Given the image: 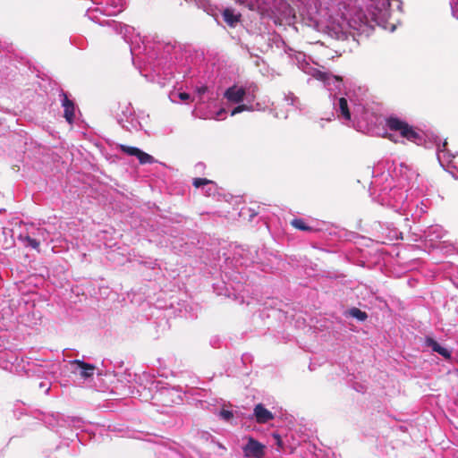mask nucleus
Listing matches in <instances>:
<instances>
[{
  "label": "nucleus",
  "mask_w": 458,
  "mask_h": 458,
  "mask_svg": "<svg viewBox=\"0 0 458 458\" xmlns=\"http://www.w3.org/2000/svg\"><path fill=\"white\" fill-rule=\"evenodd\" d=\"M386 127L392 131L399 132L400 136L409 141L417 142L420 135L407 122L396 116H389L386 119Z\"/></svg>",
  "instance_id": "1"
},
{
  "label": "nucleus",
  "mask_w": 458,
  "mask_h": 458,
  "mask_svg": "<svg viewBox=\"0 0 458 458\" xmlns=\"http://www.w3.org/2000/svg\"><path fill=\"white\" fill-rule=\"evenodd\" d=\"M47 231L43 228H38L31 234L21 233L18 239L23 243L25 247H30L33 250L39 251V247L42 242L47 241Z\"/></svg>",
  "instance_id": "2"
},
{
  "label": "nucleus",
  "mask_w": 458,
  "mask_h": 458,
  "mask_svg": "<svg viewBox=\"0 0 458 458\" xmlns=\"http://www.w3.org/2000/svg\"><path fill=\"white\" fill-rule=\"evenodd\" d=\"M242 452L246 458H263L266 454V445L249 437L247 444L242 447Z\"/></svg>",
  "instance_id": "3"
},
{
  "label": "nucleus",
  "mask_w": 458,
  "mask_h": 458,
  "mask_svg": "<svg viewBox=\"0 0 458 458\" xmlns=\"http://www.w3.org/2000/svg\"><path fill=\"white\" fill-rule=\"evenodd\" d=\"M119 149L128 156L136 157L141 165L153 164L156 159L149 154L142 151L136 147H131L123 144L118 146Z\"/></svg>",
  "instance_id": "4"
},
{
  "label": "nucleus",
  "mask_w": 458,
  "mask_h": 458,
  "mask_svg": "<svg viewBox=\"0 0 458 458\" xmlns=\"http://www.w3.org/2000/svg\"><path fill=\"white\" fill-rule=\"evenodd\" d=\"M246 96V90L242 87L233 85L224 93V97L231 103L239 104L243 101Z\"/></svg>",
  "instance_id": "5"
},
{
  "label": "nucleus",
  "mask_w": 458,
  "mask_h": 458,
  "mask_svg": "<svg viewBox=\"0 0 458 458\" xmlns=\"http://www.w3.org/2000/svg\"><path fill=\"white\" fill-rule=\"evenodd\" d=\"M253 416L259 424H264L274 419V414L264 407L263 404L259 403L254 407Z\"/></svg>",
  "instance_id": "6"
},
{
  "label": "nucleus",
  "mask_w": 458,
  "mask_h": 458,
  "mask_svg": "<svg viewBox=\"0 0 458 458\" xmlns=\"http://www.w3.org/2000/svg\"><path fill=\"white\" fill-rule=\"evenodd\" d=\"M63 97L62 106L64 109V116L69 123H72L74 120V103L68 98V96L64 91L61 92Z\"/></svg>",
  "instance_id": "7"
},
{
  "label": "nucleus",
  "mask_w": 458,
  "mask_h": 458,
  "mask_svg": "<svg viewBox=\"0 0 458 458\" xmlns=\"http://www.w3.org/2000/svg\"><path fill=\"white\" fill-rule=\"evenodd\" d=\"M425 344L428 347H430L434 352H437L445 359L451 358V352L445 347H442L437 341L431 337H427Z\"/></svg>",
  "instance_id": "8"
},
{
  "label": "nucleus",
  "mask_w": 458,
  "mask_h": 458,
  "mask_svg": "<svg viewBox=\"0 0 458 458\" xmlns=\"http://www.w3.org/2000/svg\"><path fill=\"white\" fill-rule=\"evenodd\" d=\"M72 364L81 370V376L84 378L89 377L94 374L95 366L92 364L79 360H72Z\"/></svg>",
  "instance_id": "9"
},
{
  "label": "nucleus",
  "mask_w": 458,
  "mask_h": 458,
  "mask_svg": "<svg viewBox=\"0 0 458 458\" xmlns=\"http://www.w3.org/2000/svg\"><path fill=\"white\" fill-rule=\"evenodd\" d=\"M222 16L224 21L231 27H234L240 21L241 14H234L233 11L226 8L223 11Z\"/></svg>",
  "instance_id": "10"
},
{
  "label": "nucleus",
  "mask_w": 458,
  "mask_h": 458,
  "mask_svg": "<svg viewBox=\"0 0 458 458\" xmlns=\"http://www.w3.org/2000/svg\"><path fill=\"white\" fill-rule=\"evenodd\" d=\"M339 110L341 114L345 120H351V112L349 110L348 102L346 98H339Z\"/></svg>",
  "instance_id": "11"
},
{
  "label": "nucleus",
  "mask_w": 458,
  "mask_h": 458,
  "mask_svg": "<svg viewBox=\"0 0 458 458\" xmlns=\"http://www.w3.org/2000/svg\"><path fill=\"white\" fill-rule=\"evenodd\" d=\"M291 225L298 229V230H301V231H311V227L306 225L305 222L303 219L301 218H295L293 220L291 221Z\"/></svg>",
  "instance_id": "12"
},
{
  "label": "nucleus",
  "mask_w": 458,
  "mask_h": 458,
  "mask_svg": "<svg viewBox=\"0 0 458 458\" xmlns=\"http://www.w3.org/2000/svg\"><path fill=\"white\" fill-rule=\"evenodd\" d=\"M350 314L352 317L356 318L360 321H364L368 318L367 313L365 311L360 310L358 308H352L350 310Z\"/></svg>",
  "instance_id": "13"
},
{
  "label": "nucleus",
  "mask_w": 458,
  "mask_h": 458,
  "mask_svg": "<svg viewBox=\"0 0 458 458\" xmlns=\"http://www.w3.org/2000/svg\"><path fill=\"white\" fill-rule=\"evenodd\" d=\"M220 418L225 421H231L233 418V413L232 411L222 409L219 412Z\"/></svg>",
  "instance_id": "14"
},
{
  "label": "nucleus",
  "mask_w": 458,
  "mask_h": 458,
  "mask_svg": "<svg viewBox=\"0 0 458 458\" xmlns=\"http://www.w3.org/2000/svg\"><path fill=\"white\" fill-rule=\"evenodd\" d=\"M251 109L250 106H247V105H244V104H242V105H239L237 106L236 107H234L232 112H231V115L233 116L239 113H242L243 111H250Z\"/></svg>",
  "instance_id": "15"
},
{
  "label": "nucleus",
  "mask_w": 458,
  "mask_h": 458,
  "mask_svg": "<svg viewBox=\"0 0 458 458\" xmlns=\"http://www.w3.org/2000/svg\"><path fill=\"white\" fill-rule=\"evenodd\" d=\"M212 182H213L212 181H210L208 179H206V178H195L193 180V183L192 184L196 188H199V187H201V186L212 183Z\"/></svg>",
  "instance_id": "16"
},
{
  "label": "nucleus",
  "mask_w": 458,
  "mask_h": 458,
  "mask_svg": "<svg viewBox=\"0 0 458 458\" xmlns=\"http://www.w3.org/2000/svg\"><path fill=\"white\" fill-rule=\"evenodd\" d=\"M178 97H179V98H180L181 100H182V101H187V100H189V99L191 98L190 94H188V93H186V92H180V93L178 94Z\"/></svg>",
  "instance_id": "17"
},
{
  "label": "nucleus",
  "mask_w": 458,
  "mask_h": 458,
  "mask_svg": "<svg viewBox=\"0 0 458 458\" xmlns=\"http://www.w3.org/2000/svg\"><path fill=\"white\" fill-rule=\"evenodd\" d=\"M273 437L276 439L278 447L281 448L283 446V441L281 439V437L278 434H273Z\"/></svg>",
  "instance_id": "18"
},
{
  "label": "nucleus",
  "mask_w": 458,
  "mask_h": 458,
  "mask_svg": "<svg viewBox=\"0 0 458 458\" xmlns=\"http://www.w3.org/2000/svg\"><path fill=\"white\" fill-rule=\"evenodd\" d=\"M389 140H391L394 143H398V140L395 139L394 135L389 133L386 136Z\"/></svg>",
  "instance_id": "19"
},
{
  "label": "nucleus",
  "mask_w": 458,
  "mask_h": 458,
  "mask_svg": "<svg viewBox=\"0 0 458 458\" xmlns=\"http://www.w3.org/2000/svg\"><path fill=\"white\" fill-rule=\"evenodd\" d=\"M208 88L207 87H200L198 89V92L199 94H204L206 91H207Z\"/></svg>",
  "instance_id": "20"
},
{
  "label": "nucleus",
  "mask_w": 458,
  "mask_h": 458,
  "mask_svg": "<svg viewBox=\"0 0 458 458\" xmlns=\"http://www.w3.org/2000/svg\"><path fill=\"white\" fill-rule=\"evenodd\" d=\"M224 112H225V109H224V108H222V109H220V110L217 112V114H217V115H220V114H222Z\"/></svg>",
  "instance_id": "21"
},
{
  "label": "nucleus",
  "mask_w": 458,
  "mask_h": 458,
  "mask_svg": "<svg viewBox=\"0 0 458 458\" xmlns=\"http://www.w3.org/2000/svg\"><path fill=\"white\" fill-rule=\"evenodd\" d=\"M210 191H211V189H208V196H209V195H211Z\"/></svg>",
  "instance_id": "22"
}]
</instances>
